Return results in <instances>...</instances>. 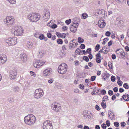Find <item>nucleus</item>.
Here are the masks:
<instances>
[{
	"label": "nucleus",
	"mask_w": 129,
	"mask_h": 129,
	"mask_svg": "<svg viewBox=\"0 0 129 129\" xmlns=\"http://www.w3.org/2000/svg\"><path fill=\"white\" fill-rule=\"evenodd\" d=\"M114 125L116 127H118L119 126V123L117 122H114Z\"/></svg>",
	"instance_id": "c03bdc74"
},
{
	"label": "nucleus",
	"mask_w": 129,
	"mask_h": 129,
	"mask_svg": "<svg viewBox=\"0 0 129 129\" xmlns=\"http://www.w3.org/2000/svg\"><path fill=\"white\" fill-rule=\"evenodd\" d=\"M123 86L126 89H128L129 88V86L127 83L124 84Z\"/></svg>",
	"instance_id": "58836bf2"
},
{
	"label": "nucleus",
	"mask_w": 129,
	"mask_h": 129,
	"mask_svg": "<svg viewBox=\"0 0 129 129\" xmlns=\"http://www.w3.org/2000/svg\"><path fill=\"white\" fill-rule=\"evenodd\" d=\"M57 27V25L56 24H52L51 28H55Z\"/></svg>",
	"instance_id": "0e129e2a"
},
{
	"label": "nucleus",
	"mask_w": 129,
	"mask_h": 129,
	"mask_svg": "<svg viewBox=\"0 0 129 129\" xmlns=\"http://www.w3.org/2000/svg\"><path fill=\"white\" fill-rule=\"evenodd\" d=\"M15 19L12 16H7L4 19V23L9 26H11L14 23Z\"/></svg>",
	"instance_id": "20e7f679"
},
{
	"label": "nucleus",
	"mask_w": 129,
	"mask_h": 129,
	"mask_svg": "<svg viewBox=\"0 0 129 129\" xmlns=\"http://www.w3.org/2000/svg\"><path fill=\"white\" fill-rule=\"evenodd\" d=\"M65 22L67 24H69L71 22V20L70 19L68 20H67L65 21Z\"/></svg>",
	"instance_id": "e433bc0d"
},
{
	"label": "nucleus",
	"mask_w": 129,
	"mask_h": 129,
	"mask_svg": "<svg viewBox=\"0 0 129 129\" xmlns=\"http://www.w3.org/2000/svg\"><path fill=\"white\" fill-rule=\"evenodd\" d=\"M67 45H63L62 47V50L63 51H65L67 50Z\"/></svg>",
	"instance_id": "79ce46f5"
},
{
	"label": "nucleus",
	"mask_w": 129,
	"mask_h": 129,
	"mask_svg": "<svg viewBox=\"0 0 129 129\" xmlns=\"http://www.w3.org/2000/svg\"><path fill=\"white\" fill-rule=\"evenodd\" d=\"M105 35L107 36H109L111 35V33L109 31H107L105 33Z\"/></svg>",
	"instance_id": "de8ad7c7"
},
{
	"label": "nucleus",
	"mask_w": 129,
	"mask_h": 129,
	"mask_svg": "<svg viewBox=\"0 0 129 129\" xmlns=\"http://www.w3.org/2000/svg\"><path fill=\"white\" fill-rule=\"evenodd\" d=\"M123 51V50L122 49H118L116 50L115 52L116 53L119 55H120L122 52Z\"/></svg>",
	"instance_id": "c85d7f7f"
},
{
	"label": "nucleus",
	"mask_w": 129,
	"mask_h": 129,
	"mask_svg": "<svg viewBox=\"0 0 129 129\" xmlns=\"http://www.w3.org/2000/svg\"><path fill=\"white\" fill-rule=\"evenodd\" d=\"M52 71V69L50 68H48L43 71V75L45 76H49L51 73Z\"/></svg>",
	"instance_id": "4468645a"
},
{
	"label": "nucleus",
	"mask_w": 129,
	"mask_h": 129,
	"mask_svg": "<svg viewBox=\"0 0 129 129\" xmlns=\"http://www.w3.org/2000/svg\"><path fill=\"white\" fill-rule=\"evenodd\" d=\"M30 73L31 76H33L34 77H36V74L35 72L32 71H30Z\"/></svg>",
	"instance_id": "a19ab883"
},
{
	"label": "nucleus",
	"mask_w": 129,
	"mask_h": 129,
	"mask_svg": "<svg viewBox=\"0 0 129 129\" xmlns=\"http://www.w3.org/2000/svg\"><path fill=\"white\" fill-rule=\"evenodd\" d=\"M33 44L31 42H28L27 43V47L29 48H31L33 47Z\"/></svg>",
	"instance_id": "cd10ccee"
},
{
	"label": "nucleus",
	"mask_w": 129,
	"mask_h": 129,
	"mask_svg": "<svg viewBox=\"0 0 129 129\" xmlns=\"http://www.w3.org/2000/svg\"><path fill=\"white\" fill-rule=\"evenodd\" d=\"M101 105L103 109L106 108V103L105 100H103L101 103Z\"/></svg>",
	"instance_id": "aec40b11"
},
{
	"label": "nucleus",
	"mask_w": 129,
	"mask_h": 129,
	"mask_svg": "<svg viewBox=\"0 0 129 129\" xmlns=\"http://www.w3.org/2000/svg\"><path fill=\"white\" fill-rule=\"evenodd\" d=\"M75 52L79 54H80V53L81 52V51L80 49L79 48H77L75 51Z\"/></svg>",
	"instance_id": "2f4dec72"
},
{
	"label": "nucleus",
	"mask_w": 129,
	"mask_h": 129,
	"mask_svg": "<svg viewBox=\"0 0 129 129\" xmlns=\"http://www.w3.org/2000/svg\"><path fill=\"white\" fill-rule=\"evenodd\" d=\"M17 74V72L15 70L11 71L10 72V78L11 80L15 79Z\"/></svg>",
	"instance_id": "ddd939ff"
},
{
	"label": "nucleus",
	"mask_w": 129,
	"mask_h": 129,
	"mask_svg": "<svg viewBox=\"0 0 129 129\" xmlns=\"http://www.w3.org/2000/svg\"><path fill=\"white\" fill-rule=\"evenodd\" d=\"M85 45L83 44H82L80 46V48L82 49H84L85 48Z\"/></svg>",
	"instance_id": "4d7b16f0"
},
{
	"label": "nucleus",
	"mask_w": 129,
	"mask_h": 129,
	"mask_svg": "<svg viewBox=\"0 0 129 129\" xmlns=\"http://www.w3.org/2000/svg\"><path fill=\"white\" fill-rule=\"evenodd\" d=\"M57 42L58 44H62L63 43V42L61 39H58L57 40Z\"/></svg>",
	"instance_id": "7c9ffc66"
},
{
	"label": "nucleus",
	"mask_w": 129,
	"mask_h": 129,
	"mask_svg": "<svg viewBox=\"0 0 129 129\" xmlns=\"http://www.w3.org/2000/svg\"><path fill=\"white\" fill-rule=\"evenodd\" d=\"M50 11L48 10H45L43 12V17L44 18V20L45 21H47L49 19L50 16Z\"/></svg>",
	"instance_id": "9b49d317"
},
{
	"label": "nucleus",
	"mask_w": 129,
	"mask_h": 129,
	"mask_svg": "<svg viewBox=\"0 0 129 129\" xmlns=\"http://www.w3.org/2000/svg\"><path fill=\"white\" fill-rule=\"evenodd\" d=\"M91 49L90 48H88L86 50L87 53H88L90 54L91 52Z\"/></svg>",
	"instance_id": "5fc2aeb1"
},
{
	"label": "nucleus",
	"mask_w": 129,
	"mask_h": 129,
	"mask_svg": "<svg viewBox=\"0 0 129 129\" xmlns=\"http://www.w3.org/2000/svg\"><path fill=\"white\" fill-rule=\"evenodd\" d=\"M43 129H53V126L51 122L49 120L44 121L43 126Z\"/></svg>",
	"instance_id": "0eeeda50"
},
{
	"label": "nucleus",
	"mask_w": 129,
	"mask_h": 129,
	"mask_svg": "<svg viewBox=\"0 0 129 129\" xmlns=\"http://www.w3.org/2000/svg\"><path fill=\"white\" fill-rule=\"evenodd\" d=\"M17 38L16 37L9 38L5 41L6 43L9 46H14L17 43Z\"/></svg>",
	"instance_id": "39448f33"
},
{
	"label": "nucleus",
	"mask_w": 129,
	"mask_h": 129,
	"mask_svg": "<svg viewBox=\"0 0 129 129\" xmlns=\"http://www.w3.org/2000/svg\"><path fill=\"white\" fill-rule=\"evenodd\" d=\"M62 29L64 31L66 30L67 29L68 27L66 26H64L62 27Z\"/></svg>",
	"instance_id": "052dcab7"
},
{
	"label": "nucleus",
	"mask_w": 129,
	"mask_h": 129,
	"mask_svg": "<svg viewBox=\"0 0 129 129\" xmlns=\"http://www.w3.org/2000/svg\"><path fill=\"white\" fill-rule=\"evenodd\" d=\"M39 38L40 40H42L44 39L45 37H44L43 35L42 34H41L40 35Z\"/></svg>",
	"instance_id": "72a5a7b5"
},
{
	"label": "nucleus",
	"mask_w": 129,
	"mask_h": 129,
	"mask_svg": "<svg viewBox=\"0 0 129 129\" xmlns=\"http://www.w3.org/2000/svg\"><path fill=\"white\" fill-rule=\"evenodd\" d=\"M95 78H96V77L95 76H91V77L90 80L92 81H93L95 80Z\"/></svg>",
	"instance_id": "8fccbe9b"
},
{
	"label": "nucleus",
	"mask_w": 129,
	"mask_h": 129,
	"mask_svg": "<svg viewBox=\"0 0 129 129\" xmlns=\"http://www.w3.org/2000/svg\"><path fill=\"white\" fill-rule=\"evenodd\" d=\"M27 55L24 53H22L20 56L19 60L21 61L22 62H25L27 60Z\"/></svg>",
	"instance_id": "2eb2a0df"
},
{
	"label": "nucleus",
	"mask_w": 129,
	"mask_h": 129,
	"mask_svg": "<svg viewBox=\"0 0 129 129\" xmlns=\"http://www.w3.org/2000/svg\"><path fill=\"white\" fill-rule=\"evenodd\" d=\"M101 126L102 128L104 129H106L107 127L106 124L105 123H103L102 124Z\"/></svg>",
	"instance_id": "3c124183"
},
{
	"label": "nucleus",
	"mask_w": 129,
	"mask_h": 129,
	"mask_svg": "<svg viewBox=\"0 0 129 129\" xmlns=\"http://www.w3.org/2000/svg\"><path fill=\"white\" fill-rule=\"evenodd\" d=\"M20 90V88L18 86H15L13 88V91L15 92H19Z\"/></svg>",
	"instance_id": "b1692460"
},
{
	"label": "nucleus",
	"mask_w": 129,
	"mask_h": 129,
	"mask_svg": "<svg viewBox=\"0 0 129 129\" xmlns=\"http://www.w3.org/2000/svg\"><path fill=\"white\" fill-rule=\"evenodd\" d=\"M106 124L108 126H109L110 125V121L109 120H107L106 121Z\"/></svg>",
	"instance_id": "603ef678"
},
{
	"label": "nucleus",
	"mask_w": 129,
	"mask_h": 129,
	"mask_svg": "<svg viewBox=\"0 0 129 129\" xmlns=\"http://www.w3.org/2000/svg\"><path fill=\"white\" fill-rule=\"evenodd\" d=\"M106 93V91L105 90L103 89L101 91V93L103 95L105 94Z\"/></svg>",
	"instance_id": "bf43d9fd"
},
{
	"label": "nucleus",
	"mask_w": 129,
	"mask_h": 129,
	"mask_svg": "<svg viewBox=\"0 0 129 129\" xmlns=\"http://www.w3.org/2000/svg\"><path fill=\"white\" fill-rule=\"evenodd\" d=\"M52 23L51 22H49L47 24V25L48 26H49L50 27H52Z\"/></svg>",
	"instance_id": "338daca9"
},
{
	"label": "nucleus",
	"mask_w": 129,
	"mask_h": 129,
	"mask_svg": "<svg viewBox=\"0 0 129 129\" xmlns=\"http://www.w3.org/2000/svg\"><path fill=\"white\" fill-rule=\"evenodd\" d=\"M39 35H40L38 33H37L35 34V36L36 38H39Z\"/></svg>",
	"instance_id": "774afa93"
},
{
	"label": "nucleus",
	"mask_w": 129,
	"mask_h": 129,
	"mask_svg": "<svg viewBox=\"0 0 129 129\" xmlns=\"http://www.w3.org/2000/svg\"><path fill=\"white\" fill-rule=\"evenodd\" d=\"M122 98L124 100L128 101H129V95L127 94H125L122 96Z\"/></svg>",
	"instance_id": "6ab92c4d"
},
{
	"label": "nucleus",
	"mask_w": 129,
	"mask_h": 129,
	"mask_svg": "<svg viewBox=\"0 0 129 129\" xmlns=\"http://www.w3.org/2000/svg\"><path fill=\"white\" fill-rule=\"evenodd\" d=\"M59 54L61 57H63L66 54V53L64 52H60L59 53Z\"/></svg>",
	"instance_id": "f704fd0d"
},
{
	"label": "nucleus",
	"mask_w": 129,
	"mask_h": 129,
	"mask_svg": "<svg viewBox=\"0 0 129 129\" xmlns=\"http://www.w3.org/2000/svg\"><path fill=\"white\" fill-rule=\"evenodd\" d=\"M79 87L80 88L83 89H84V86L83 84H80L79 85Z\"/></svg>",
	"instance_id": "6e6d98bb"
},
{
	"label": "nucleus",
	"mask_w": 129,
	"mask_h": 129,
	"mask_svg": "<svg viewBox=\"0 0 129 129\" xmlns=\"http://www.w3.org/2000/svg\"><path fill=\"white\" fill-rule=\"evenodd\" d=\"M88 111L87 110H85L83 111L82 115L84 117H87V115L88 114Z\"/></svg>",
	"instance_id": "5701e85b"
},
{
	"label": "nucleus",
	"mask_w": 129,
	"mask_h": 129,
	"mask_svg": "<svg viewBox=\"0 0 129 129\" xmlns=\"http://www.w3.org/2000/svg\"><path fill=\"white\" fill-rule=\"evenodd\" d=\"M95 108L98 111H99L100 110L99 107L98 105H96L95 106Z\"/></svg>",
	"instance_id": "69168bd1"
},
{
	"label": "nucleus",
	"mask_w": 129,
	"mask_h": 129,
	"mask_svg": "<svg viewBox=\"0 0 129 129\" xmlns=\"http://www.w3.org/2000/svg\"><path fill=\"white\" fill-rule=\"evenodd\" d=\"M51 109L54 111L58 112L61 110V106L60 104L57 102H53L51 105Z\"/></svg>",
	"instance_id": "423d86ee"
},
{
	"label": "nucleus",
	"mask_w": 129,
	"mask_h": 129,
	"mask_svg": "<svg viewBox=\"0 0 129 129\" xmlns=\"http://www.w3.org/2000/svg\"><path fill=\"white\" fill-rule=\"evenodd\" d=\"M95 60L96 62L98 63H100L101 62V60L100 58H96Z\"/></svg>",
	"instance_id": "13d9d810"
},
{
	"label": "nucleus",
	"mask_w": 129,
	"mask_h": 129,
	"mask_svg": "<svg viewBox=\"0 0 129 129\" xmlns=\"http://www.w3.org/2000/svg\"><path fill=\"white\" fill-rule=\"evenodd\" d=\"M83 59L86 62H88L89 60L88 57L87 56H83Z\"/></svg>",
	"instance_id": "473e14b6"
},
{
	"label": "nucleus",
	"mask_w": 129,
	"mask_h": 129,
	"mask_svg": "<svg viewBox=\"0 0 129 129\" xmlns=\"http://www.w3.org/2000/svg\"><path fill=\"white\" fill-rule=\"evenodd\" d=\"M13 29L14 30L13 33L15 35L20 36L22 35V30L21 27L16 25L13 27Z\"/></svg>",
	"instance_id": "6e6552de"
},
{
	"label": "nucleus",
	"mask_w": 129,
	"mask_h": 129,
	"mask_svg": "<svg viewBox=\"0 0 129 129\" xmlns=\"http://www.w3.org/2000/svg\"><path fill=\"white\" fill-rule=\"evenodd\" d=\"M45 63V62L42 60H37L34 62L33 65L35 67L38 68Z\"/></svg>",
	"instance_id": "9d476101"
},
{
	"label": "nucleus",
	"mask_w": 129,
	"mask_h": 129,
	"mask_svg": "<svg viewBox=\"0 0 129 129\" xmlns=\"http://www.w3.org/2000/svg\"><path fill=\"white\" fill-rule=\"evenodd\" d=\"M105 11L102 9H100L98 10L97 13L98 14H103Z\"/></svg>",
	"instance_id": "393cba45"
},
{
	"label": "nucleus",
	"mask_w": 129,
	"mask_h": 129,
	"mask_svg": "<svg viewBox=\"0 0 129 129\" xmlns=\"http://www.w3.org/2000/svg\"><path fill=\"white\" fill-rule=\"evenodd\" d=\"M7 1L10 4L12 5L15 4L16 2V0H7Z\"/></svg>",
	"instance_id": "bb28decb"
},
{
	"label": "nucleus",
	"mask_w": 129,
	"mask_h": 129,
	"mask_svg": "<svg viewBox=\"0 0 129 129\" xmlns=\"http://www.w3.org/2000/svg\"><path fill=\"white\" fill-rule=\"evenodd\" d=\"M125 53L123 51L121 53V54L119 55H120L121 56V58L123 59H125Z\"/></svg>",
	"instance_id": "4be33fe9"
},
{
	"label": "nucleus",
	"mask_w": 129,
	"mask_h": 129,
	"mask_svg": "<svg viewBox=\"0 0 129 129\" xmlns=\"http://www.w3.org/2000/svg\"><path fill=\"white\" fill-rule=\"evenodd\" d=\"M74 40H73L72 41L70 42V43L69 44V48L70 49V47H71V48H74L75 47V46H77V44L75 42H73V41Z\"/></svg>",
	"instance_id": "a211bd4d"
},
{
	"label": "nucleus",
	"mask_w": 129,
	"mask_h": 129,
	"mask_svg": "<svg viewBox=\"0 0 129 129\" xmlns=\"http://www.w3.org/2000/svg\"><path fill=\"white\" fill-rule=\"evenodd\" d=\"M108 94L109 95L111 96L113 94V92L111 90H109L108 91Z\"/></svg>",
	"instance_id": "864d4df0"
},
{
	"label": "nucleus",
	"mask_w": 129,
	"mask_h": 129,
	"mask_svg": "<svg viewBox=\"0 0 129 129\" xmlns=\"http://www.w3.org/2000/svg\"><path fill=\"white\" fill-rule=\"evenodd\" d=\"M78 39V42L80 43H83L84 41V39L80 37H79Z\"/></svg>",
	"instance_id": "c756f323"
},
{
	"label": "nucleus",
	"mask_w": 129,
	"mask_h": 129,
	"mask_svg": "<svg viewBox=\"0 0 129 129\" xmlns=\"http://www.w3.org/2000/svg\"><path fill=\"white\" fill-rule=\"evenodd\" d=\"M7 60V58L5 55H0V64L5 63Z\"/></svg>",
	"instance_id": "f3484780"
},
{
	"label": "nucleus",
	"mask_w": 129,
	"mask_h": 129,
	"mask_svg": "<svg viewBox=\"0 0 129 129\" xmlns=\"http://www.w3.org/2000/svg\"><path fill=\"white\" fill-rule=\"evenodd\" d=\"M47 35L48 38H51L52 35L51 33H47Z\"/></svg>",
	"instance_id": "e2e57ef3"
},
{
	"label": "nucleus",
	"mask_w": 129,
	"mask_h": 129,
	"mask_svg": "<svg viewBox=\"0 0 129 129\" xmlns=\"http://www.w3.org/2000/svg\"><path fill=\"white\" fill-rule=\"evenodd\" d=\"M119 79L118 80V81H117V83L119 86H121L122 85V82L120 81V77H119Z\"/></svg>",
	"instance_id": "c9c22d12"
},
{
	"label": "nucleus",
	"mask_w": 129,
	"mask_h": 129,
	"mask_svg": "<svg viewBox=\"0 0 129 129\" xmlns=\"http://www.w3.org/2000/svg\"><path fill=\"white\" fill-rule=\"evenodd\" d=\"M78 25L79 24L78 22L74 23L70 26V31L73 33H75L76 31Z\"/></svg>",
	"instance_id": "f8f14e48"
},
{
	"label": "nucleus",
	"mask_w": 129,
	"mask_h": 129,
	"mask_svg": "<svg viewBox=\"0 0 129 129\" xmlns=\"http://www.w3.org/2000/svg\"><path fill=\"white\" fill-rule=\"evenodd\" d=\"M108 66H109V67L111 69H113L112 68V63L111 62L109 61L108 63Z\"/></svg>",
	"instance_id": "4c0bfd02"
},
{
	"label": "nucleus",
	"mask_w": 129,
	"mask_h": 129,
	"mask_svg": "<svg viewBox=\"0 0 129 129\" xmlns=\"http://www.w3.org/2000/svg\"><path fill=\"white\" fill-rule=\"evenodd\" d=\"M43 90L37 89L35 91L34 96L35 98L39 99L43 96Z\"/></svg>",
	"instance_id": "1a4fd4ad"
},
{
	"label": "nucleus",
	"mask_w": 129,
	"mask_h": 129,
	"mask_svg": "<svg viewBox=\"0 0 129 129\" xmlns=\"http://www.w3.org/2000/svg\"><path fill=\"white\" fill-rule=\"evenodd\" d=\"M24 120L26 124L31 126L34 125L35 123L36 119L33 115L29 114L24 117Z\"/></svg>",
	"instance_id": "f257e3e1"
},
{
	"label": "nucleus",
	"mask_w": 129,
	"mask_h": 129,
	"mask_svg": "<svg viewBox=\"0 0 129 129\" xmlns=\"http://www.w3.org/2000/svg\"><path fill=\"white\" fill-rule=\"evenodd\" d=\"M126 124L125 122H122L121 123V126H124L125 125H126Z\"/></svg>",
	"instance_id": "680f3d73"
},
{
	"label": "nucleus",
	"mask_w": 129,
	"mask_h": 129,
	"mask_svg": "<svg viewBox=\"0 0 129 129\" xmlns=\"http://www.w3.org/2000/svg\"><path fill=\"white\" fill-rule=\"evenodd\" d=\"M109 77V76L107 74H105L103 77L102 78V79L104 81H106L107 80Z\"/></svg>",
	"instance_id": "a878e982"
},
{
	"label": "nucleus",
	"mask_w": 129,
	"mask_h": 129,
	"mask_svg": "<svg viewBox=\"0 0 129 129\" xmlns=\"http://www.w3.org/2000/svg\"><path fill=\"white\" fill-rule=\"evenodd\" d=\"M111 80L112 82H114L115 80V76H112L111 77Z\"/></svg>",
	"instance_id": "a18cd8bd"
},
{
	"label": "nucleus",
	"mask_w": 129,
	"mask_h": 129,
	"mask_svg": "<svg viewBox=\"0 0 129 129\" xmlns=\"http://www.w3.org/2000/svg\"><path fill=\"white\" fill-rule=\"evenodd\" d=\"M66 36V34L65 33H63L61 34V35L60 37L62 38H64Z\"/></svg>",
	"instance_id": "49530a36"
},
{
	"label": "nucleus",
	"mask_w": 129,
	"mask_h": 129,
	"mask_svg": "<svg viewBox=\"0 0 129 129\" xmlns=\"http://www.w3.org/2000/svg\"><path fill=\"white\" fill-rule=\"evenodd\" d=\"M106 23L105 21L103 20H100L98 21V26L100 28H103L106 25Z\"/></svg>",
	"instance_id": "dca6fc26"
},
{
	"label": "nucleus",
	"mask_w": 129,
	"mask_h": 129,
	"mask_svg": "<svg viewBox=\"0 0 129 129\" xmlns=\"http://www.w3.org/2000/svg\"><path fill=\"white\" fill-rule=\"evenodd\" d=\"M96 58H101V56L100 53H99L96 54Z\"/></svg>",
	"instance_id": "09e8293b"
},
{
	"label": "nucleus",
	"mask_w": 129,
	"mask_h": 129,
	"mask_svg": "<svg viewBox=\"0 0 129 129\" xmlns=\"http://www.w3.org/2000/svg\"><path fill=\"white\" fill-rule=\"evenodd\" d=\"M76 4L77 5L80 3V0H73Z\"/></svg>",
	"instance_id": "37998d69"
},
{
	"label": "nucleus",
	"mask_w": 129,
	"mask_h": 129,
	"mask_svg": "<svg viewBox=\"0 0 129 129\" xmlns=\"http://www.w3.org/2000/svg\"><path fill=\"white\" fill-rule=\"evenodd\" d=\"M81 18L83 19H85L87 18L88 15L85 13H83L81 15Z\"/></svg>",
	"instance_id": "412c9836"
},
{
	"label": "nucleus",
	"mask_w": 129,
	"mask_h": 129,
	"mask_svg": "<svg viewBox=\"0 0 129 129\" xmlns=\"http://www.w3.org/2000/svg\"><path fill=\"white\" fill-rule=\"evenodd\" d=\"M67 66L66 63H62L59 66L58 68V72L61 74L65 73L67 70Z\"/></svg>",
	"instance_id": "7ed1b4c3"
},
{
	"label": "nucleus",
	"mask_w": 129,
	"mask_h": 129,
	"mask_svg": "<svg viewBox=\"0 0 129 129\" xmlns=\"http://www.w3.org/2000/svg\"><path fill=\"white\" fill-rule=\"evenodd\" d=\"M100 48V46L99 44H97L95 47V49L96 51H98Z\"/></svg>",
	"instance_id": "ea45409f"
},
{
	"label": "nucleus",
	"mask_w": 129,
	"mask_h": 129,
	"mask_svg": "<svg viewBox=\"0 0 129 129\" xmlns=\"http://www.w3.org/2000/svg\"><path fill=\"white\" fill-rule=\"evenodd\" d=\"M41 16L38 13H34L29 14L27 16V18L32 22H36L39 20Z\"/></svg>",
	"instance_id": "f03ea898"
}]
</instances>
